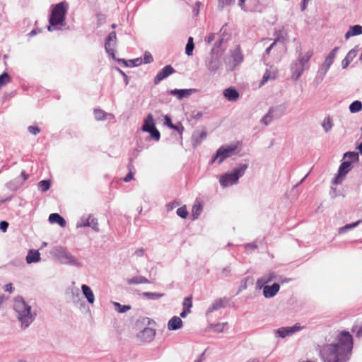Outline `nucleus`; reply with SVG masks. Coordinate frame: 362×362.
I'll use <instances>...</instances> for the list:
<instances>
[{"label":"nucleus","mask_w":362,"mask_h":362,"mask_svg":"<svg viewBox=\"0 0 362 362\" xmlns=\"http://www.w3.org/2000/svg\"><path fill=\"white\" fill-rule=\"evenodd\" d=\"M352 349V336L348 332H342L337 337V344H327L320 349V355L325 362H346Z\"/></svg>","instance_id":"f257e3e1"},{"label":"nucleus","mask_w":362,"mask_h":362,"mask_svg":"<svg viewBox=\"0 0 362 362\" xmlns=\"http://www.w3.org/2000/svg\"><path fill=\"white\" fill-rule=\"evenodd\" d=\"M13 309L16 317L21 323V327L25 329L35 320L36 313L32 312L29 305L22 296H17L13 300Z\"/></svg>","instance_id":"f03ea898"},{"label":"nucleus","mask_w":362,"mask_h":362,"mask_svg":"<svg viewBox=\"0 0 362 362\" xmlns=\"http://www.w3.org/2000/svg\"><path fill=\"white\" fill-rule=\"evenodd\" d=\"M53 255L61 264L73 266L77 268H81L83 266V262L79 259L73 255L64 247H56L53 251Z\"/></svg>","instance_id":"7ed1b4c3"},{"label":"nucleus","mask_w":362,"mask_h":362,"mask_svg":"<svg viewBox=\"0 0 362 362\" xmlns=\"http://www.w3.org/2000/svg\"><path fill=\"white\" fill-rule=\"evenodd\" d=\"M248 165L246 163L240 164L235 168L230 173L223 174L220 177V184L222 187H226L229 185L236 184L240 177L244 175Z\"/></svg>","instance_id":"20e7f679"},{"label":"nucleus","mask_w":362,"mask_h":362,"mask_svg":"<svg viewBox=\"0 0 362 362\" xmlns=\"http://www.w3.org/2000/svg\"><path fill=\"white\" fill-rule=\"evenodd\" d=\"M68 10V4L62 1L52 6L49 18V23L52 25H63Z\"/></svg>","instance_id":"39448f33"},{"label":"nucleus","mask_w":362,"mask_h":362,"mask_svg":"<svg viewBox=\"0 0 362 362\" xmlns=\"http://www.w3.org/2000/svg\"><path fill=\"white\" fill-rule=\"evenodd\" d=\"M238 152L237 146H221L212 157L211 163H213L218 160V164L223 162L225 159L236 154Z\"/></svg>","instance_id":"423d86ee"},{"label":"nucleus","mask_w":362,"mask_h":362,"mask_svg":"<svg viewBox=\"0 0 362 362\" xmlns=\"http://www.w3.org/2000/svg\"><path fill=\"white\" fill-rule=\"evenodd\" d=\"M141 130L143 132H148L153 139L156 141H158L160 139V134L156 127L153 117L151 114H148L145 118L141 127Z\"/></svg>","instance_id":"0eeeda50"},{"label":"nucleus","mask_w":362,"mask_h":362,"mask_svg":"<svg viewBox=\"0 0 362 362\" xmlns=\"http://www.w3.org/2000/svg\"><path fill=\"white\" fill-rule=\"evenodd\" d=\"M351 170L350 161H343L339 165L338 173L332 180L333 185H340L344 180L346 175Z\"/></svg>","instance_id":"6e6552de"},{"label":"nucleus","mask_w":362,"mask_h":362,"mask_svg":"<svg viewBox=\"0 0 362 362\" xmlns=\"http://www.w3.org/2000/svg\"><path fill=\"white\" fill-rule=\"evenodd\" d=\"M303 329L299 324H296L292 327H283L274 330V334L276 337H281L282 339L286 337L291 336L294 333L300 331Z\"/></svg>","instance_id":"1a4fd4ad"},{"label":"nucleus","mask_w":362,"mask_h":362,"mask_svg":"<svg viewBox=\"0 0 362 362\" xmlns=\"http://www.w3.org/2000/svg\"><path fill=\"white\" fill-rule=\"evenodd\" d=\"M76 226L77 228L90 227L95 232L100 231L98 219L91 215H89L86 218L82 217Z\"/></svg>","instance_id":"9d476101"},{"label":"nucleus","mask_w":362,"mask_h":362,"mask_svg":"<svg viewBox=\"0 0 362 362\" xmlns=\"http://www.w3.org/2000/svg\"><path fill=\"white\" fill-rule=\"evenodd\" d=\"M175 72V69L171 65H166L164 66L155 76L153 82L158 85L163 80L168 77L170 75Z\"/></svg>","instance_id":"9b49d317"},{"label":"nucleus","mask_w":362,"mask_h":362,"mask_svg":"<svg viewBox=\"0 0 362 362\" xmlns=\"http://www.w3.org/2000/svg\"><path fill=\"white\" fill-rule=\"evenodd\" d=\"M263 295L267 298L274 297L279 291L280 286L277 283L273 284L272 286H263Z\"/></svg>","instance_id":"f8f14e48"},{"label":"nucleus","mask_w":362,"mask_h":362,"mask_svg":"<svg viewBox=\"0 0 362 362\" xmlns=\"http://www.w3.org/2000/svg\"><path fill=\"white\" fill-rule=\"evenodd\" d=\"M197 91L196 89L189 88V89H173L169 91L170 94L172 95L177 96L179 100H181L184 98H187L191 95L193 93Z\"/></svg>","instance_id":"ddd939ff"},{"label":"nucleus","mask_w":362,"mask_h":362,"mask_svg":"<svg viewBox=\"0 0 362 362\" xmlns=\"http://www.w3.org/2000/svg\"><path fill=\"white\" fill-rule=\"evenodd\" d=\"M223 96L230 102H235L240 98L238 90L233 87H229L223 90Z\"/></svg>","instance_id":"4468645a"},{"label":"nucleus","mask_w":362,"mask_h":362,"mask_svg":"<svg viewBox=\"0 0 362 362\" xmlns=\"http://www.w3.org/2000/svg\"><path fill=\"white\" fill-rule=\"evenodd\" d=\"M277 279V276L274 272H269L267 274L264 275L257 281V287L261 288L264 285L271 282L273 280Z\"/></svg>","instance_id":"2eb2a0df"},{"label":"nucleus","mask_w":362,"mask_h":362,"mask_svg":"<svg viewBox=\"0 0 362 362\" xmlns=\"http://www.w3.org/2000/svg\"><path fill=\"white\" fill-rule=\"evenodd\" d=\"M156 332L153 329L150 327L144 328L139 334V338L146 342L151 341L154 338Z\"/></svg>","instance_id":"dca6fc26"},{"label":"nucleus","mask_w":362,"mask_h":362,"mask_svg":"<svg viewBox=\"0 0 362 362\" xmlns=\"http://www.w3.org/2000/svg\"><path fill=\"white\" fill-rule=\"evenodd\" d=\"M358 50V47L356 46L348 52L345 58L341 62L342 69H344L348 67L351 62H352V60L356 57Z\"/></svg>","instance_id":"f3484780"},{"label":"nucleus","mask_w":362,"mask_h":362,"mask_svg":"<svg viewBox=\"0 0 362 362\" xmlns=\"http://www.w3.org/2000/svg\"><path fill=\"white\" fill-rule=\"evenodd\" d=\"M274 35L276 36V38L274 40V42H282L285 43L288 42V31L285 28V27H282L280 30L276 31L274 33Z\"/></svg>","instance_id":"a211bd4d"},{"label":"nucleus","mask_w":362,"mask_h":362,"mask_svg":"<svg viewBox=\"0 0 362 362\" xmlns=\"http://www.w3.org/2000/svg\"><path fill=\"white\" fill-rule=\"evenodd\" d=\"M291 71L292 74V78L295 81L298 80L304 71L303 67L300 66V64L297 61H295L291 64Z\"/></svg>","instance_id":"6ab92c4d"},{"label":"nucleus","mask_w":362,"mask_h":362,"mask_svg":"<svg viewBox=\"0 0 362 362\" xmlns=\"http://www.w3.org/2000/svg\"><path fill=\"white\" fill-rule=\"evenodd\" d=\"M313 56V52L308 51L304 55H299L298 60H296L301 67H303V70L308 69L309 68V61Z\"/></svg>","instance_id":"aec40b11"},{"label":"nucleus","mask_w":362,"mask_h":362,"mask_svg":"<svg viewBox=\"0 0 362 362\" xmlns=\"http://www.w3.org/2000/svg\"><path fill=\"white\" fill-rule=\"evenodd\" d=\"M182 320L180 317L173 316L168 322V329L169 330H177L182 327Z\"/></svg>","instance_id":"412c9836"},{"label":"nucleus","mask_w":362,"mask_h":362,"mask_svg":"<svg viewBox=\"0 0 362 362\" xmlns=\"http://www.w3.org/2000/svg\"><path fill=\"white\" fill-rule=\"evenodd\" d=\"M25 259L28 264L38 262L40 260V254L38 250H30Z\"/></svg>","instance_id":"4be33fe9"},{"label":"nucleus","mask_w":362,"mask_h":362,"mask_svg":"<svg viewBox=\"0 0 362 362\" xmlns=\"http://www.w3.org/2000/svg\"><path fill=\"white\" fill-rule=\"evenodd\" d=\"M81 290L88 302L90 304L93 303L95 301V296L91 288L88 286L83 284L81 286Z\"/></svg>","instance_id":"5701e85b"},{"label":"nucleus","mask_w":362,"mask_h":362,"mask_svg":"<svg viewBox=\"0 0 362 362\" xmlns=\"http://www.w3.org/2000/svg\"><path fill=\"white\" fill-rule=\"evenodd\" d=\"M49 221L51 223H58L61 227H65L66 224L65 219L57 213H53L49 215Z\"/></svg>","instance_id":"b1692460"},{"label":"nucleus","mask_w":362,"mask_h":362,"mask_svg":"<svg viewBox=\"0 0 362 362\" xmlns=\"http://www.w3.org/2000/svg\"><path fill=\"white\" fill-rule=\"evenodd\" d=\"M206 65L209 71H216L219 69L221 62L217 56H212L208 61Z\"/></svg>","instance_id":"393cba45"},{"label":"nucleus","mask_w":362,"mask_h":362,"mask_svg":"<svg viewBox=\"0 0 362 362\" xmlns=\"http://www.w3.org/2000/svg\"><path fill=\"white\" fill-rule=\"evenodd\" d=\"M361 34H362V26L360 25H355L349 28V30L346 33L344 37L347 40L352 36Z\"/></svg>","instance_id":"a878e982"},{"label":"nucleus","mask_w":362,"mask_h":362,"mask_svg":"<svg viewBox=\"0 0 362 362\" xmlns=\"http://www.w3.org/2000/svg\"><path fill=\"white\" fill-rule=\"evenodd\" d=\"M127 283L129 285L133 284H149L150 281L144 276H136L127 280Z\"/></svg>","instance_id":"bb28decb"},{"label":"nucleus","mask_w":362,"mask_h":362,"mask_svg":"<svg viewBox=\"0 0 362 362\" xmlns=\"http://www.w3.org/2000/svg\"><path fill=\"white\" fill-rule=\"evenodd\" d=\"M231 57H232L233 61L234 62V64H233L234 66L240 64L243 60V55L240 48H236L232 52Z\"/></svg>","instance_id":"cd10ccee"},{"label":"nucleus","mask_w":362,"mask_h":362,"mask_svg":"<svg viewBox=\"0 0 362 362\" xmlns=\"http://www.w3.org/2000/svg\"><path fill=\"white\" fill-rule=\"evenodd\" d=\"M224 307L223 300L222 298H219L216 300L212 303V304L207 309L206 313H211L215 310H217L221 308Z\"/></svg>","instance_id":"c85d7f7f"},{"label":"nucleus","mask_w":362,"mask_h":362,"mask_svg":"<svg viewBox=\"0 0 362 362\" xmlns=\"http://www.w3.org/2000/svg\"><path fill=\"white\" fill-rule=\"evenodd\" d=\"M339 47H334L330 52L329 54H328V56L325 58V60L324 62V64H325L326 65H328L329 66H331L332 64H333L334 62V60L336 57V55H337V53L339 50Z\"/></svg>","instance_id":"c756f323"},{"label":"nucleus","mask_w":362,"mask_h":362,"mask_svg":"<svg viewBox=\"0 0 362 362\" xmlns=\"http://www.w3.org/2000/svg\"><path fill=\"white\" fill-rule=\"evenodd\" d=\"M329 68L330 66L323 63L317 71V80H319L320 82L322 81Z\"/></svg>","instance_id":"7c9ffc66"},{"label":"nucleus","mask_w":362,"mask_h":362,"mask_svg":"<svg viewBox=\"0 0 362 362\" xmlns=\"http://www.w3.org/2000/svg\"><path fill=\"white\" fill-rule=\"evenodd\" d=\"M118 62H122L127 66H137L142 63V59L136 58V59L129 60V61H126L125 59H118Z\"/></svg>","instance_id":"2f4dec72"},{"label":"nucleus","mask_w":362,"mask_h":362,"mask_svg":"<svg viewBox=\"0 0 362 362\" xmlns=\"http://www.w3.org/2000/svg\"><path fill=\"white\" fill-rule=\"evenodd\" d=\"M361 223V221H357L354 223H349V224H346L345 226H342V227H340L339 228V234H342V233H346L348 230H351L354 228H356L357 226H358V224Z\"/></svg>","instance_id":"473e14b6"},{"label":"nucleus","mask_w":362,"mask_h":362,"mask_svg":"<svg viewBox=\"0 0 362 362\" xmlns=\"http://www.w3.org/2000/svg\"><path fill=\"white\" fill-rule=\"evenodd\" d=\"M141 296L149 300H157L164 296V293H154V292H144Z\"/></svg>","instance_id":"72a5a7b5"},{"label":"nucleus","mask_w":362,"mask_h":362,"mask_svg":"<svg viewBox=\"0 0 362 362\" xmlns=\"http://www.w3.org/2000/svg\"><path fill=\"white\" fill-rule=\"evenodd\" d=\"M344 158H348L351 163L358 161V153L355 151H348L344 154Z\"/></svg>","instance_id":"f704fd0d"},{"label":"nucleus","mask_w":362,"mask_h":362,"mask_svg":"<svg viewBox=\"0 0 362 362\" xmlns=\"http://www.w3.org/2000/svg\"><path fill=\"white\" fill-rule=\"evenodd\" d=\"M115 309L119 313H124L131 309V306L129 305H121L119 303L113 302Z\"/></svg>","instance_id":"c9c22d12"},{"label":"nucleus","mask_w":362,"mask_h":362,"mask_svg":"<svg viewBox=\"0 0 362 362\" xmlns=\"http://www.w3.org/2000/svg\"><path fill=\"white\" fill-rule=\"evenodd\" d=\"M115 45V44H114L112 42L105 40V51L107 52V53L109 55L112 56V58H115V49H114Z\"/></svg>","instance_id":"e433bc0d"},{"label":"nucleus","mask_w":362,"mask_h":362,"mask_svg":"<svg viewBox=\"0 0 362 362\" xmlns=\"http://www.w3.org/2000/svg\"><path fill=\"white\" fill-rule=\"evenodd\" d=\"M362 109V103L359 100L354 101L349 105V110L351 113H356L361 110Z\"/></svg>","instance_id":"4c0bfd02"},{"label":"nucleus","mask_w":362,"mask_h":362,"mask_svg":"<svg viewBox=\"0 0 362 362\" xmlns=\"http://www.w3.org/2000/svg\"><path fill=\"white\" fill-rule=\"evenodd\" d=\"M50 185L51 182L48 180H41L38 182V188L42 192H47L50 188Z\"/></svg>","instance_id":"58836bf2"},{"label":"nucleus","mask_w":362,"mask_h":362,"mask_svg":"<svg viewBox=\"0 0 362 362\" xmlns=\"http://www.w3.org/2000/svg\"><path fill=\"white\" fill-rule=\"evenodd\" d=\"M276 72L272 73L271 71L267 70L262 77V80L260 83V85L262 86V85L264 84L266 82H267L270 79H274L276 78Z\"/></svg>","instance_id":"ea45409f"},{"label":"nucleus","mask_w":362,"mask_h":362,"mask_svg":"<svg viewBox=\"0 0 362 362\" xmlns=\"http://www.w3.org/2000/svg\"><path fill=\"white\" fill-rule=\"evenodd\" d=\"M274 112V108H271L268 113L264 116L262 119V122L265 125H268L273 119V113Z\"/></svg>","instance_id":"a19ab883"},{"label":"nucleus","mask_w":362,"mask_h":362,"mask_svg":"<svg viewBox=\"0 0 362 362\" xmlns=\"http://www.w3.org/2000/svg\"><path fill=\"white\" fill-rule=\"evenodd\" d=\"M322 126L325 129V132H328L333 127V123L332 122L331 118L329 117H326L323 120Z\"/></svg>","instance_id":"79ce46f5"},{"label":"nucleus","mask_w":362,"mask_h":362,"mask_svg":"<svg viewBox=\"0 0 362 362\" xmlns=\"http://www.w3.org/2000/svg\"><path fill=\"white\" fill-rule=\"evenodd\" d=\"M202 211V204H194L192 208V216L194 219H196L198 218V216L200 215L201 212Z\"/></svg>","instance_id":"37998d69"},{"label":"nucleus","mask_w":362,"mask_h":362,"mask_svg":"<svg viewBox=\"0 0 362 362\" xmlns=\"http://www.w3.org/2000/svg\"><path fill=\"white\" fill-rule=\"evenodd\" d=\"M95 118L97 120H103L105 119L107 113L102 110L95 109L94 110Z\"/></svg>","instance_id":"c03bdc74"},{"label":"nucleus","mask_w":362,"mask_h":362,"mask_svg":"<svg viewBox=\"0 0 362 362\" xmlns=\"http://www.w3.org/2000/svg\"><path fill=\"white\" fill-rule=\"evenodd\" d=\"M177 216L182 218H186L188 216V211L187 210V207L185 206H183L182 207H180L177 209L176 211Z\"/></svg>","instance_id":"a18cd8bd"},{"label":"nucleus","mask_w":362,"mask_h":362,"mask_svg":"<svg viewBox=\"0 0 362 362\" xmlns=\"http://www.w3.org/2000/svg\"><path fill=\"white\" fill-rule=\"evenodd\" d=\"M182 306L184 309L190 310V308L192 307V297H186L182 303Z\"/></svg>","instance_id":"49530a36"},{"label":"nucleus","mask_w":362,"mask_h":362,"mask_svg":"<svg viewBox=\"0 0 362 362\" xmlns=\"http://www.w3.org/2000/svg\"><path fill=\"white\" fill-rule=\"evenodd\" d=\"M11 78L9 75L4 72L1 75H0V86L6 85L10 81Z\"/></svg>","instance_id":"de8ad7c7"},{"label":"nucleus","mask_w":362,"mask_h":362,"mask_svg":"<svg viewBox=\"0 0 362 362\" xmlns=\"http://www.w3.org/2000/svg\"><path fill=\"white\" fill-rule=\"evenodd\" d=\"M218 7L223 9L225 6H229L235 2V0H218Z\"/></svg>","instance_id":"09e8293b"},{"label":"nucleus","mask_w":362,"mask_h":362,"mask_svg":"<svg viewBox=\"0 0 362 362\" xmlns=\"http://www.w3.org/2000/svg\"><path fill=\"white\" fill-rule=\"evenodd\" d=\"M227 326H228L227 322L218 323L214 326V331H216L217 332H222L223 331V329Z\"/></svg>","instance_id":"8fccbe9b"},{"label":"nucleus","mask_w":362,"mask_h":362,"mask_svg":"<svg viewBox=\"0 0 362 362\" xmlns=\"http://www.w3.org/2000/svg\"><path fill=\"white\" fill-rule=\"evenodd\" d=\"M143 61L145 64H148V63L152 62L153 61V58L151 54L148 52H145V53L144 54V58L142 59V62Z\"/></svg>","instance_id":"3c124183"},{"label":"nucleus","mask_w":362,"mask_h":362,"mask_svg":"<svg viewBox=\"0 0 362 362\" xmlns=\"http://www.w3.org/2000/svg\"><path fill=\"white\" fill-rule=\"evenodd\" d=\"M194 48V45H190L187 43L185 47V53L187 56H191L193 54V50Z\"/></svg>","instance_id":"603ef678"},{"label":"nucleus","mask_w":362,"mask_h":362,"mask_svg":"<svg viewBox=\"0 0 362 362\" xmlns=\"http://www.w3.org/2000/svg\"><path fill=\"white\" fill-rule=\"evenodd\" d=\"M116 40H117V37H116V33L115 31L110 33L105 39V40L111 41L114 44H116Z\"/></svg>","instance_id":"864d4df0"},{"label":"nucleus","mask_w":362,"mask_h":362,"mask_svg":"<svg viewBox=\"0 0 362 362\" xmlns=\"http://www.w3.org/2000/svg\"><path fill=\"white\" fill-rule=\"evenodd\" d=\"M28 132L33 135H37L38 133H40V129L39 127L35 126H29Z\"/></svg>","instance_id":"5fc2aeb1"},{"label":"nucleus","mask_w":362,"mask_h":362,"mask_svg":"<svg viewBox=\"0 0 362 362\" xmlns=\"http://www.w3.org/2000/svg\"><path fill=\"white\" fill-rule=\"evenodd\" d=\"M206 137V132L205 131H202L196 139V142L200 144L203 139Z\"/></svg>","instance_id":"6e6d98bb"},{"label":"nucleus","mask_w":362,"mask_h":362,"mask_svg":"<svg viewBox=\"0 0 362 362\" xmlns=\"http://www.w3.org/2000/svg\"><path fill=\"white\" fill-rule=\"evenodd\" d=\"M170 129L177 131L180 134H182L184 131V127L182 124L176 125L173 124Z\"/></svg>","instance_id":"4d7b16f0"},{"label":"nucleus","mask_w":362,"mask_h":362,"mask_svg":"<svg viewBox=\"0 0 362 362\" xmlns=\"http://www.w3.org/2000/svg\"><path fill=\"white\" fill-rule=\"evenodd\" d=\"M203 113L199 111H193L192 112V117L195 119H199L202 117Z\"/></svg>","instance_id":"13d9d810"},{"label":"nucleus","mask_w":362,"mask_h":362,"mask_svg":"<svg viewBox=\"0 0 362 362\" xmlns=\"http://www.w3.org/2000/svg\"><path fill=\"white\" fill-rule=\"evenodd\" d=\"M8 227V223L6 221H1L0 222V230L3 232H6Z\"/></svg>","instance_id":"bf43d9fd"},{"label":"nucleus","mask_w":362,"mask_h":362,"mask_svg":"<svg viewBox=\"0 0 362 362\" xmlns=\"http://www.w3.org/2000/svg\"><path fill=\"white\" fill-rule=\"evenodd\" d=\"M144 249L143 247L137 249L133 254V255L137 256V257H142L144 254Z\"/></svg>","instance_id":"052dcab7"},{"label":"nucleus","mask_w":362,"mask_h":362,"mask_svg":"<svg viewBox=\"0 0 362 362\" xmlns=\"http://www.w3.org/2000/svg\"><path fill=\"white\" fill-rule=\"evenodd\" d=\"M131 165H129V168H130ZM133 179V174L131 172V169H129V173L126 175V177L124 178V181L127 182L131 181Z\"/></svg>","instance_id":"680f3d73"},{"label":"nucleus","mask_w":362,"mask_h":362,"mask_svg":"<svg viewBox=\"0 0 362 362\" xmlns=\"http://www.w3.org/2000/svg\"><path fill=\"white\" fill-rule=\"evenodd\" d=\"M215 39V34L214 33H210L209 35V36H207L205 39V41L208 43V44H210Z\"/></svg>","instance_id":"e2e57ef3"},{"label":"nucleus","mask_w":362,"mask_h":362,"mask_svg":"<svg viewBox=\"0 0 362 362\" xmlns=\"http://www.w3.org/2000/svg\"><path fill=\"white\" fill-rule=\"evenodd\" d=\"M230 273V269L229 267H226L223 268L221 271V274H222L223 276H224V277L228 276Z\"/></svg>","instance_id":"0e129e2a"},{"label":"nucleus","mask_w":362,"mask_h":362,"mask_svg":"<svg viewBox=\"0 0 362 362\" xmlns=\"http://www.w3.org/2000/svg\"><path fill=\"white\" fill-rule=\"evenodd\" d=\"M117 70L119 71V72L121 74V75H122V76L124 77V81L125 83V85H127L129 83V78L128 76L126 75V74L122 71L120 69L117 68Z\"/></svg>","instance_id":"69168bd1"},{"label":"nucleus","mask_w":362,"mask_h":362,"mask_svg":"<svg viewBox=\"0 0 362 362\" xmlns=\"http://www.w3.org/2000/svg\"><path fill=\"white\" fill-rule=\"evenodd\" d=\"M165 124L167 125L169 128H170L173 124L171 122V119L168 116L165 117Z\"/></svg>","instance_id":"338daca9"},{"label":"nucleus","mask_w":362,"mask_h":362,"mask_svg":"<svg viewBox=\"0 0 362 362\" xmlns=\"http://www.w3.org/2000/svg\"><path fill=\"white\" fill-rule=\"evenodd\" d=\"M191 310H187V309H184L182 310V311L180 313V317H182V318H185L186 317V316L190 313Z\"/></svg>","instance_id":"774afa93"}]
</instances>
